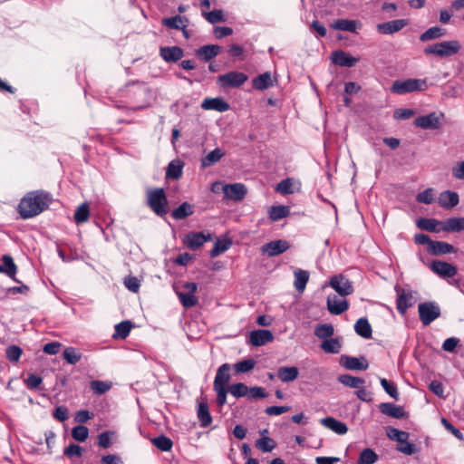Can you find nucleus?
<instances>
[{
	"mask_svg": "<svg viewBox=\"0 0 464 464\" xmlns=\"http://www.w3.org/2000/svg\"><path fill=\"white\" fill-rule=\"evenodd\" d=\"M379 409L382 414L395 419H402L405 416V411L401 406L391 402L381 403Z\"/></svg>",
	"mask_w": 464,
	"mask_h": 464,
	"instance_id": "21",
	"label": "nucleus"
},
{
	"mask_svg": "<svg viewBox=\"0 0 464 464\" xmlns=\"http://www.w3.org/2000/svg\"><path fill=\"white\" fill-rule=\"evenodd\" d=\"M396 450L408 456H411L418 451L416 446L409 442L408 440H405V442L398 443Z\"/></svg>",
	"mask_w": 464,
	"mask_h": 464,
	"instance_id": "60",
	"label": "nucleus"
},
{
	"mask_svg": "<svg viewBox=\"0 0 464 464\" xmlns=\"http://www.w3.org/2000/svg\"><path fill=\"white\" fill-rule=\"evenodd\" d=\"M331 60L334 64L343 67H353L358 59L348 54L344 51L337 50L332 53Z\"/></svg>",
	"mask_w": 464,
	"mask_h": 464,
	"instance_id": "15",
	"label": "nucleus"
},
{
	"mask_svg": "<svg viewBox=\"0 0 464 464\" xmlns=\"http://www.w3.org/2000/svg\"><path fill=\"white\" fill-rule=\"evenodd\" d=\"M125 286L131 292L137 293L140 283V280L135 276H128L124 279Z\"/></svg>",
	"mask_w": 464,
	"mask_h": 464,
	"instance_id": "64",
	"label": "nucleus"
},
{
	"mask_svg": "<svg viewBox=\"0 0 464 464\" xmlns=\"http://www.w3.org/2000/svg\"><path fill=\"white\" fill-rule=\"evenodd\" d=\"M161 58L167 63H176L180 60L183 55V50L179 46L161 47L160 49Z\"/></svg>",
	"mask_w": 464,
	"mask_h": 464,
	"instance_id": "19",
	"label": "nucleus"
},
{
	"mask_svg": "<svg viewBox=\"0 0 464 464\" xmlns=\"http://www.w3.org/2000/svg\"><path fill=\"white\" fill-rule=\"evenodd\" d=\"M2 261H3L2 266H4L3 273L6 274L13 280L17 281L15 279V274H16L17 267H16L12 256H10L8 255H5L2 258Z\"/></svg>",
	"mask_w": 464,
	"mask_h": 464,
	"instance_id": "43",
	"label": "nucleus"
},
{
	"mask_svg": "<svg viewBox=\"0 0 464 464\" xmlns=\"http://www.w3.org/2000/svg\"><path fill=\"white\" fill-rule=\"evenodd\" d=\"M416 199L420 203L430 204L434 200V192L433 188H429L419 193L416 197Z\"/></svg>",
	"mask_w": 464,
	"mask_h": 464,
	"instance_id": "63",
	"label": "nucleus"
},
{
	"mask_svg": "<svg viewBox=\"0 0 464 464\" xmlns=\"http://www.w3.org/2000/svg\"><path fill=\"white\" fill-rule=\"evenodd\" d=\"M394 290L397 295V310L401 314H404L416 302L413 292L409 287H401L400 285H395Z\"/></svg>",
	"mask_w": 464,
	"mask_h": 464,
	"instance_id": "5",
	"label": "nucleus"
},
{
	"mask_svg": "<svg viewBox=\"0 0 464 464\" xmlns=\"http://www.w3.org/2000/svg\"><path fill=\"white\" fill-rule=\"evenodd\" d=\"M63 359L70 364H75L77 363L81 358L82 355L74 347H66L63 351Z\"/></svg>",
	"mask_w": 464,
	"mask_h": 464,
	"instance_id": "51",
	"label": "nucleus"
},
{
	"mask_svg": "<svg viewBox=\"0 0 464 464\" xmlns=\"http://www.w3.org/2000/svg\"><path fill=\"white\" fill-rule=\"evenodd\" d=\"M299 371L295 366H284L277 370V377L283 382H291L297 379Z\"/></svg>",
	"mask_w": 464,
	"mask_h": 464,
	"instance_id": "26",
	"label": "nucleus"
},
{
	"mask_svg": "<svg viewBox=\"0 0 464 464\" xmlns=\"http://www.w3.org/2000/svg\"><path fill=\"white\" fill-rule=\"evenodd\" d=\"M192 214L193 207L189 203L184 202L172 211L171 217L176 220H180L188 218Z\"/></svg>",
	"mask_w": 464,
	"mask_h": 464,
	"instance_id": "39",
	"label": "nucleus"
},
{
	"mask_svg": "<svg viewBox=\"0 0 464 464\" xmlns=\"http://www.w3.org/2000/svg\"><path fill=\"white\" fill-rule=\"evenodd\" d=\"M184 163L180 160H174L168 165L166 178L179 179L182 176Z\"/></svg>",
	"mask_w": 464,
	"mask_h": 464,
	"instance_id": "29",
	"label": "nucleus"
},
{
	"mask_svg": "<svg viewBox=\"0 0 464 464\" xmlns=\"http://www.w3.org/2000/svg\"><path fill=\"white\" fill-rule=\"evenodd\" d=\"M256 366V361L253 359H246L237 362L234 364V370L237 373H245L253 370Z\"/></svg>",
	"mask_w": 464,
	"mask_h": 464,
	"instance_id": "49",
	"label": "nucleus"
},
{
	"mask_svg": "<svg viewBox=\"0 0 464 464\" xmlns=\"http://www.w3.org/2000/svg\"><path fill=\"white\" fill-rule=\"evenodd\" d=\"M341 360L343 365L349 370L362 371L368 369L369 367V363L364 357L357 358L351 356H343Z\"/></svg>",
	"mask_w": 464,
	"mask_h": 464,
	"instance_id": "18",
	"label": "nucleus"
},
{
	"mask_svg": "<svg viewBox=\"0 0 464 464\" xmlns=\"http://www.w3.org/2000/svg\"><path fill=\"white\" fill-rule=\"evenodd\" d=\"M90 217V208L87 203L81 204L74 212V221L76 224L86 222Z\"/></svg>",
	"mask_w": 464,
	"mask_h": 464,
	"instance_id": "45",
	"label": "nucleus"
},
{
	"mask_svg": "<svg viewBox=\"0 0 464 464\" xmlns=\"http://www.w3.org/2000/svg\"><path fill=\"white\" fill-rule=\"evenodd\" d=\"M131 327H132V324L130 321L121 322L120 324L115 325V332L112 335L113 338L114 339H117V338L125 339L129 335V334L131 330Z\"/></svg>",
	"mask_w": 464,
	"mask_h": 464,
	"instance_id": "46",
	"label": "nucleus"
},
{
	"mask_svg": "<svg viewBox=\"0 0 464 464\" xmlns=\"http://www.w3.org/2000/svg\"><path fill=\"white\" fill-rule=\"evenodd\" d=\"M290 247L287 241L283 239L270 241L262 246L263 253L267 254L269 256H275L285 252Z\"/></svg>",
	"mask_w": 464,
	"mask_h": 464,
	"instance_id": "13",
	"label": "nucleus"
},
{
	"mask_svg": "<svg viewBox=\"0 0 464 464\" xmlns=\"http://www.w3.org/2000/svg\"><path fill=\"white\" fill-rule=\"evenodd\" d=\"M253 87L256 90L263 91L273 85L270 72H264L256 76L253 82Z\"/></svg>",
	"mask_w": 464,
	"mask_h": 464,
	"instance_id": "36",
	"label": "nucleus"
},
{
	"mask_svg": "<svg viewBox=\"0 0 464 464\" xmlns=\"http://www.w3.org/2000/svg\"><path fill=\"white\" fill-rule=\"evenodd\" d=\"M230 246V242L227 240H217L213 246V248L210 250V256L216 257L219 256L221 253L227 251Z\"/></svg>",
	"mask_w": 464,
	"mask_h": 464,
	"instance_id": "57",
	"label": "nucleus"
},
{
	"mask_svg": "<svg viewBox=\"0 0 464 464\" xmlns=\"http://www.w3.org/2000/svg\"><path fill=\"white\" fill-rule=\"evenodd\" d=\"M430 252L433 255H445L456 252L455 247L446 242L433 241Z\"/></svg>",
	"mask_w": 464,
	"mask_h": 464,
	"instance_id": "35",
	"label": "nucleus"
},
{
	"mask_svg": "<svg viewBox=\"0 0 464 464\" xmlns=\"http://www.w3.org/2000/svg\"><path fill=\"white\" fill-rule=\"evenodd\" d=\"M321 348L328 353H338L341 351L342 343L339 338H330L322 341Z\"/></svg>",
	"mask_w": 464,
	"mask_h": 464,
	"instance_id": "40",
	"label": "nucleus"
},
{
	"mask_svg": "<svg viewBox=\"0 0 464 464\" xmlns=\"http://www.w3.org/2000/svg\"><path fill=\"white\" fill-rule=\"evenodd\" d=\"M460 48V44L456 40L443 41L427 46L424 49V53L434 54L439 57H449L458 53Z\"/></svg>",
	"mask_w": 464,
	"mask_h": 464,
	"instance_id": "3",
	"label": "nucleus"
},
{
	"mask_svg": "<svg viewBox=\"0 0 464 464\" xmlns=\"http://www.w3.org/2000/svg\"><path fill=\"white\" fill-rule=\"evenodd\" d=\"M88 436H89V430L85 426L79 425V426L72 428V437L79 442L85 441L87 440Z\"/></svg>",
	"mask_w": 464,
	"mask_h": 464,
	"instance_id": "56",
	"label": "nucleus"
},
{
	"mask_svg": "<svg viewBox=\"0 0 464 464\" xmlns=\"http://www.w3.org/2000/svg\"><path fill=\"white\" fill-rule=\"evenodd\" d=\"M427 89L425 80L407 79L404 81H395L392 86V92L397 94H405L416 91H424Z\"/></svg>",
	"mask_w": 464,
	"mask_h": 464,
	"instance_id": "4",
	"label": "nucleus"
},
{
	"mask_svg": "<svg viewBox=\"0 0 464 464\" xmlns=\"http://www.w3.org/2000/svg\"><path fill=\"white\" fill-rule=\"evenodd\" d=\"M276 190L283 195L292 194L294 192L293 180L291 179H283L276 185Z\"/></svg>",
	"mask_w": 464,
	"mask_h": 464,
	"instance_id": "61",
	"label": "nucleus"
},
{
	"mask_svg": "<svg viewBox=\"0 0 464 464\" xmlns=\"http://www.w3.org/2000/svg\"><path fill=\"white\" fill-rule=\"evenodd\" d=\"M246 393H247V395L246 398L248 400H258V399L266 398L267 396L266 390L259 386H253V387L247 388Z\"/></svg>",
	"mask_w": 464,
	"mask_h": 464,
	"instance_id": "58",
	"label": "nucleus"
},
{
	"mask_svg": "<svg viewBox=\"0 0 464 464\" xmlns=\"http://www.w3.org/2000/svg\"><path fill=\"white\" fill-rule=\"evenodd\" d=\"M441 230L445 232L464 231V218H450L442 221Z\"/></svg>",
	"mask_w": 464,
	"mask_h": 464,
	"instance_id": "25",
	"label": "nucleus"
},
{
	"mask_svg": "<svg viewBox=\"0 0 464 464\" xmlns=\"http://www.w3.org/2000/svg\"><path fill=\"white\" fill-rule=\"evenodd\" d=\"M246 73L232 71L218 77V83L221 88H238L247 81Z\"/></svg>",
	"mask_w": 464,
	"mask_h": 464,
	"instance_id": "6",
	"label": "nucleus"
},
{
	"mask_svg": "<svg viewBox=\"0 0 464 464\" xmlns=\"http://www.w3.org/2000/svg\"><path fill=\"white\" fill-rule=\"evenodd\" d=\"M22 353H23L22 349L16 345H11V346L7 347L6 352H5L6 358L12 362H18Z\"/></svg>",
	"mask_w": 464,
	"mask_h": 464,
	"instance_id": "62",
	"label": "nucleus"
},
{
	"mask_svg": "<svg viewBox=\"0 0 464 464\" xmlns=\"http://www.w3.org/2000/svg\"><path fill=\"white\" fill-rule=\"evenodd\" d=\"M329 285L334 288L342 297L351 295L353 292L352 283L345 276L339 275L333 276Z\"/></svg>",
	"mask_w": 464,
	"mask_h": 464,
	"instance_id": "9",
	"label": "nucleus"
},
{
	"mask_svg": "<svg viewBox=\"0 0 464 464\" xmlns=\"http://www.w3.org/2000/svg\"><path fill=\"white\" fill-rule=\"evenodd\" d=\"M224 155L225 153L221 149L217 148L213 150L212 151L208 153L204 158L201 159V167L207 168L214 165L215 163L218 162L223 158Z\"/></svg>",
	"mask_w": 464,
	"mask_h": 464,
	"instance_id": "32",
	"label": "nucleus"
},
{
	"mask_svg": "<svg viewBox=\"0 0 464 464\" xmlns=\"http://www.w3.org/2000/svg\"><path fill=\"white\" fill-rule=\"evenodd\" d=\"M147 204L160 217L165 216L169 211L168 200L163 188L148 189Z\"/></svg>",
	"mask_w": 464,
	"mask_h": 464,
	"instance_id": "2",
	"label": "nucleus"
},
{
	"mask_svg": "<svg viewBox=\"0 0 464 464\" xmlns=\"http://www.w3.org/2000/svg\"><path fill=\"white\" fill-rule=\"evenodd\" d=\"M90 388L95 394L101 395L111 388V382L103 381H92L90 382Z\"/></svg>",
	"mask_w": 464,
	"mask_h": 464,
	"instance_id": "52",
	"label": "nucleus"
},
{
	"mask_svg": "<svg viewBox=\"0 0 464 464\" xmlns=\"http://www.w3.org/2000/svg\"><path fill=\"white\" fill-rule=\"evenodd\" d=\"M49 203L48 194L40 191L31 192L22 198L18 205V211L23 218H31L46 209Z\"/></svg>",
	"mask_w": 464,
	"mask_h": 464,
	"instance_id": "1",
	"label": "nucleus"
},
{
	"mask_svg": "<svg viewBox=\"0 0 464 464\" xmlns=\"http://www.w3.org/2000/svg\"><path fill=\"white\" fill-rule=\"evenodd\" d=\"M321 424L339 435H343L348 431V428L344 422H342L333 417L323 418Z\"/></svg>",
	"mask_w": 464,
	"mask_h": 464,
	"instance_id": "22",
	"label": "nucleus"
},
{
	"mask_svg": "<svg viewBox=\"0 0 464 464\" xmlns=\"http://www.w3.org/2000/svg\"><path fill=\"white\" fill-rule=\"evenodd\" d=\"M202 15L210 24L225 22L227 20L222 10H214L211 12H202Z\"/></svg>",
	"mask_w": 464,
	"mask_h": 464,
	"instance_id": "50",
	"label": "nucleus"
},
{
	"mask_svg": "<svg viewBox=\"0 0 464 464\" xmlns=\"http://www.w3.org/2000/svg\"><path fill=\"white\" fill-rule=\"evenodd\" d=\"M290 214V208L287 206H272L268 210V217L272 221H278L286 218Z\"/></svg>",
	"mask_w": 464,
	"mask_h": 464,
	"instance_id": "34",
	"label": "nucleus"
},
{
	"mask_svg": "<svg viewBox=\"0 0 464 464\" xmlns=\"http://www.w3.org/2000/svg\"><path fill=\"white\" fill-rule=\"evenodd\" d=\"M440 221L434 218H419L416 222L417 227L420 229L426 230L428 232H438L440 229L439 226H441Z\"/></svg>",
	"mask_w": 464,
	"mask_h": 464,
	"instance_id": "38",
	"label": "nucleus"
},
{
	"mask_svg": "<svg viewBox=\"0 0 464 464\" xmlns=\"http://www.w3.org/2000/svg\"><path fill=\"white\" fill-rule=\"evenodd\" d=\"M355 333L362 338L369 339L372 337V326L366 318H360L354 324Z\"/></svg>",
	"mask_w": 464,
	"mask_h": 464,
	"instance_id": "30",
	"label": "nucleus"
},
{
	"mask_svg": "<svg viewBox=\"0 0 464 464\" xmlns=\"http://www.w3.org/2000/svg\"><path fill=\"white\" fill-rule=\"evenodd\" d=\"M442 117V113L439 115L436 112H430L427 115L416 118L414 120V124L416 127L421 128L423 130H436L440 127V119Z\"/></svg>",
	"mask_w": 464,
	"mask_h": 464,
	"instance_id": "8",
	"label": "nucleus"
},
{
	"mask_svg": "<svg viewBox=\"0 0 464 464\" xmlns=\"http://www.w3.org/2000/svg\"><path fill=\"white\" fill-rule=\"evenodd\" d=\"M247 388L248 387L245 383L237 382V383L231 384L228 387V392L235 398H242V397H246Z\"/></svg>",
	"mask_w": 464,
	"mask_h": 464,
	"instance_id": "53",
	"label": "nucleus"
},
{
	"mask_svg": "<svg viewBox=\"0 0 464 464\" xmlns=\"http://www.w3.org/2000/svg\"><path fill=\"white\" fill-rule=\"evenodd\" d=\"M408 24L409 22L406 19H397L379 24L377 25V29L380 33L383 34H392L394 33L401 31Z\"/></svg>",
	"mask_w": 464,
	"mask_h": 464,
	"instance_id": "14",
	"label": "nucleus"
},
{
	"mask_svg": "<svg viewBox=\"0 0 464 464\" xmlns=\"http://www.w3.org/2000/svg\"><path fill=\"white\" fill-rule=\"evenodd\" d=\"M419 315L423 325L430 324L440 315V306L433 302L421 303L418 306Z\"/></svg>",
	"mask_w": 464,
	"mask_h": 464,
	"instance_id": "7",
	"label": "nucleus"
},
{
	"mask_svg": "<svg viewBox=\"0 0 464 464\" xmlns=\"http://www.w3.org/2000/svg\"><path fill=\"white\" fill-rule=\"evenodd\" d=\"M446 34L445 29L440 28L439 26H433L425 31L420 36V40L421 42H428L433 39H437L444 36Z\"/></svg>",
	"mask_w": 464,
	"mask_h": 464,
	"instance_id": "42",
	"label": "nucleus"
},
{
	"mask_svg": "<svg viewBox=\"0 0 464 464\" xmlns=\"http://www.w3.org/2000/svg\"><path fill=\"white\" fill-rule=\"evenodd\" d=\"M220 51V47L216 44H208L201 46L197 51V55L201 57L206 62L211 60L212 58L216 57Z\"/></svg>",
	"mask_w": 464,
	"mask_h": 464,
	"instance_id": "31",
	"label": "nucleus"
},
{
	"mask_svg": "<svg viewBox=\"0 0 464 464\" xmlns=\"http://www.w3.org/2000/svg\"><path fill=\"white\" fill-rule=\"evenodd\" d=\"M381 385L383 388V390L393 399L397 400L399 393L396 385L389 382L388 380L382 378L380 380Z\"/></svg>",
	"mask_w": 464,
	"mask_h": 464,
	"instance_id": "59",
	"label": "nucleus"
},
{
	"mask_svg": "<svg viewBox=\"0 0 464 464\" xmlns=\"http://www.w3.org/2000/svg\"><path fill=\"white\" fill-rule=\"evenodd\" d=\"M197 414H198V418L200 421V425L202 427L205 428L211 424L212 418H211V415L209 412L208 406L206 402H200L198 404Z\"/></svg>",
	"mask_w": 464,
	"mask_h": 464,
	"instance_id": "37",
	"label": "nucleus"
},
{
	"mask_svg": "<svg viewBox=\"0 0 464 464\" xmlns=\"http://www.w3.org/2000/svg\"><path fill=\"white\" fill-rule=\"evenodd\" d=\"M201 107L204 110L219 112L227 111L229 109L228 103L221 98H207L202 102Z\"/></svg>",
	"mask_w": 464,
	"mask_h": 464,
	"instance_id": "20",
	"label": "nucleus"
},
{
	"mask_svg": "<svg viewBox=\"0 0 464 464\" xmlns=\"http://www.w3.org/2000/svg\"><path fill=\"white\" fill-rule=\"evenodd\" d=\"M210 239V234H205L204 232H191L185 236L183 243L188 248L196 250L202 246L204 243L209 241Z\"/></svg>",
	"mask_w": 464,
	"mask_h": 464,
	"instance_id": "11",
	"label": "nucleus"
},
{
	"mask_svg": "<svg viewBox=\"0 0 464 464\" xmlns=\"http://www.w3.org/2000/svg\"><path fill=\"white\" fill-rule=\"evenodd\" d=\"M338 381L345 386L356 389L360 388L364 383L363 379L360 377H354L350 374L340 375Z\"/></svg>",
	"mask_w": 464,
	"mask_h": 464,
	"instance_id": "47",
	"label": "nucleus"
},
{
	"mask_svg": "<svg viewBox=\"0 0 464 464\" xmlns=\"http://www.w3.org/2000/svg\"><path fill=\"white\" fill-rule=\"evenodd\" d=\"M360 26L361 24L359 21L349 19H337L331 24V27L334 30L345 31L350 33H356V30Z\"/></svg>",
	"mask_w": 464,
	"mask_h": 464,
	"instance_id": "23",
	"label": "nucleus"
},
{
	"mask_svg": "<svg viewBox=\"0 0 464 464\" xmlns=\"http://www.w3.org/2000/svg\"><path fill=\"white\" fill-rule=\"evenodd\" d=\"M177 294L180 303L186 308L193 307L198 304V298L191 293L178 292Z\"/></svg>",
	"mask_w": 464,
	"mask_h": 464,
	"instance_id": "54",
	"label": "nucleus"
},
{
	"mask_svg": "<svg viewBox=\"0 0 464 464\" xmlns=\"http://www.w3.org/2000/svg\"><path fill=\"white\" fill-rule=\"evenodd\" d=\"M225 198L234 201L242 200L246 195L247 189L242 183L227 184L222 187Z\"/></svg>",
	"mask_w": 464,
	"mask_h": 464,
	"instance_id": "10",
	"label": "nucleus"
},
{
	"mask_svg": "<svg viewBox=\"0 0 464 464\" xmlns=\"http://www.w3.org/2000/svg\"><path fill=\"white\" fill-rule=\"evenodd\" d=\"M273 339L274 335L269 330H254L249 334V341L254 346L265 345L266 343L271 342Z\"/></svg>",
	"mask_w": 464,
	"mask_h": 464,
	"instance_id": "17",
	"label": "nucleus"
},
{
	"mask_svg": "<svg viewBox=\"0 0 464 464\" xmlns=\"http://www.w3.org/2000/svg\"><path fill=\"white\" fill-rule=\"evenodd\" d=\"M294 276H295V281H294L295 288L298 292L302 293L305 289L306 284L309 280V273L305 270L298 268V269L295 270Z\"/></svg>",
	"mask_w": 464,
	"mask_h": 464,
	"instance_id": "33",
	"label": "nucleus"
},
{
	"mask_svg": "<svg viewBox=\"0 0 464 464\" xmlns=\"http://www.w3.org/2000/svg\"><path fill=\"white\" fill-rule=\"evenodd\" d=\"M349 308V303L343 297L329 295L327 297V309L332 314H341Z\"/></svg>",
	"mask_w": 464,
	"mask_h": 464,
	"instance_id": "12",
	"label": "nucleus"
},
{
	"mask_svg": "<svg viewBox=\"0 0 464 464\" xmlns=\"http://www.w3.org/2000/svg\"><path fill=\"white\" fill-rule=\"evenodd\" d=\"M152 444L161 451H169L172 449L173 442L172 440L164 436L160 435L151 440Z\"/></svg>",
	"mask_w": 464,
	"mask_h": 464,
	"instance_id": "48",
	"label": "nucleus"
},
{
	"mask_svg": "<svg viewBox=\"0 0 464 464\" xmlns=\"http://www.w3.org/2000/svg\"><path fill=\"white\" fill-rule=\"evenodd\" d=\"M431 270L441 277H451L457 274V267L443 261H433L430 265Z\"/></svg>",
	"mask_w": 464,
	"mask_h": 464,
	"instance_id": "16",
	"label": "nucleus"
},
{
	"mask_svg": "<svg viewBox=\"0 0 464 464\" xmlns=\"http://www.w3.org/2000/svg\"><path fill=\"white\" fill-rule=\"evenodd\" d=\"M378 459V455L372 449L366 448L361 451L357 464H374Z\"/></svg>",
	"mask_w": 464,
	"mask_h": 464,
	"instance_id": "44",
	"label": "nucleus"
},
{
	"mask_svg": "<svg viewBox=\"0 0 464 464\" xmlns=\"http://www.w3.org/2000/svg\"><path fill=\"white\" fill-rule=\"evenodd\" d=\"M334 334V326L330 324H318L314 328V335L319 339L327 340L330 339Z\"/></svg>",
	"mask_w": 464,
	"mask_h": 464,
	"instance_id": "41",
	"label": "nucleus"
},
{
	"mask_svg": "<svg viewBox=\"0 0 464 464\" xmlns=\"http://www.w3.org/2000/svg\"><path fill=\"white\" fill-rule=\"evenodd\" d=\"M230 365L228 363L222 364L217 372L214 380V387H226L230 380Z\"/></svg>",
	"mask_w": 464,
	"mask_h": 464,
	"instance_id": "27",
	"label": "nucleus"
},
{
	"mask_svg": "<svg viewBox=\"0 0 464 464\" xmlns=\"http://www.w3.org/2000/svg\"><path fill=\"white\" fill-rule=\"evenodd\" d=\"M189 24L188 19L186 16L175 15L162 20V24L170 29H184L188 27Z\"/></svg>",
	"mask_w": 464,
	"mask_h": 464,
	"instance_id": "28",
	"label": "nucleus"
},
{
	"mask_svg": "<svg viewBox=\"0 0 464 464\" xmlns=\"http://www.w3.org/2000/svg\"><path fill=\"white\" fill-rule=\"evenodd\" d=\"M438 201L443 208L450 209L459 204V195L456 192L446 190L440 194Z\"/></svg>",
	"mask_w": 464,
	"mask_h": 464,
	"instance_id": "24",
	"label": "nucleus"
},
{
	"mask_svg": "<svg viewBox=\"0 0 464 464\" xmlns=\"http://www.w3.org/2000/svg\"><path fill=\"white\" fill-rule=\"evenodd\" d=\"M256 446L263 452H270L276 447V442L269 437H263L256 440Z\"/></svg>",
	"mask_w": 464,
	"mask_h": 464,
	"instance_id": "55",
	"label": "nucleus"
}]
</instances>
